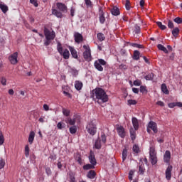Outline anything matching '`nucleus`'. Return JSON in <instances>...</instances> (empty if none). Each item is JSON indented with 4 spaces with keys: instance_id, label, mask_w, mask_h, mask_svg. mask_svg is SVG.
<instances>
[{
    "instance_id": "obj_1",
    "label": "nucleus",
    "mask_w": 182,
    "mask_h": 182,
    "mask_svg": "<svg viewBox=\"0 0 182 182\" xmlns=\"http://www.w3.org/2000/svg\"><path fill=\"white\" fill-rule=\"evenodd\" d=\"M90 97L95 99L98 105H103V103L109 102V96L106 94V91L100 87L92 90Z\"/></svg>"
},
{
    "instance_id": "obj_2",
    "label": "nucleus",
    "mask_w": 182,
    "mask_h": 182,
    "mask_svg": "<svg viewBox=\"0 0 182 182\" xmlns=\"http://www.w3.org/2000/svg\"><path fill=\"white\" fill-rule=\"evenodd\" d=\"M56 6L58 10L53 8L51 9L52 15H54V16H56V18H63V14H62V12L63 14H66V12H68V6L66 4L60 2L57 3Z\"/></svg>"
},
{
    "instance_id": "obj_3",
    "label": "nucleus",
    "mask_w": 182,
    "mask_h": 182,
    "mask_svg": "<svg viewBox=\"0 0 182 182\" xmlns=\"http://www.w3.org/2000/svg\"><path fill=\"white\" fill-rule=\"evenodd\" d=\"M44 36H46V41L44 42L45 46H49L50 43H52V41L55 39L56 34L55 33V31L50 32L48 28H44Z\"/></svg>"
},
{
    "instance_id": "obj_4",
    "label": "nucleus",
    "mask_w": 182,
    "mask_h": 182,
    "mask_svg": "<svg viewBox=\"0 0 182 182\" xmlns=\"http://www.w3.org/2000/svg\"><path fill=\"white\" fill-rule=\"evenodd\" d=\"M86 130L90 136H95L97 132V127H96V119H93L87 123L86 126Z\"/></svg>"
},
{
    "instance_id": "obj_5",
    "label": "nucleus",
    "mask_w": 182,
    "mask_h": 182,
    "mask_svg": "<svg viewBox=\"0 0 182 182\" xmlns=\"http://www.w3.org/2000/svg\"><path fill=\"white\" fill-rule=\"evenodd\" d=\"M57 50L60 55L63 56V59L68 60L70 58V53L69 52V50L65 48L63 50V47H62V43H60V42L57 43Z\"/></svg>"
},
{
    "instance_id": "obj_6",
    "label": "nucleus",
    "mask_w": 182,
    "mask_h": 182,
    "mask_svg": "<svg viewBox=\"0 0 182 182\" xmlns=\"http://www.w3.org/2000/svg\"><path fill=\"white\" fill-rule=\"evenodd\" d=\"M149 159L152 166L157 164V152L154 146H151L149 149Z\"/></svg>"
},
{
    "instance_id": "obj_7",
    "label": "nucleus",
    "mask_w": 182,
    "mask_h": 182,
    "mask_svg": "<svg viewBox=\"0 0 182 182\" xmlns=\"http://www.w3.org/2000/svg\"><path fill=\"white\" fill-rule=\"evenodd\" d=\"M107 63L105 60L100 58L95 61L94 66L98 72H103V66H106Z\"/></svg>"
},
{
    "instance_id": "obj_8",
    "label": "nucleus",
    "mask_w": 182,
    "mask_h": 182,
    "mask_svg": "<svg viewBox=\"0 0 182 182\" xmlns=\"http://www.w3.org/2000/svg\"><path fill=\"white\" fill-rule=\"evenodd\" d=\"M82 48L85 49L83 53L84 59H85V60H92V53H90V47H89V45H84Z\"/></svg>"
},
{
    "instance_id": "obj_9",
    "label": "nucleus",
    "mask_w": 182,
    "mask_h": 182,
    "mask_svg": "<svg viewBox=\"0 0 182 182\" xmlns=\"http://www.w3.org/2000/svg\"><path fill=\"white\" fill-rule=\"evenodd\" d=\"M99 20H100V23L103 25L105 22H106V18L105 17V12L103 11V8L100 7L99 8Z\"/></svg>"
},
{
    "instance_id": "obj_10",
    "label": "nucleus",
    "mask_w": 182,
    "mask_h": 182,
    "mask_svg": "<svg viewBox=\"0 0 182 182\" xmlns=\"http://www.w3.org/2000/svg\"><path fill=\"white\" fill-rule=\"evenodd\" d=\"M117 132L122 139H124L126 137V130L124 129V127L123 126H119L117 127Z\"/></svg>"
},
{
    "instance_id": "obj_11",
    "label": "nucleus",
    "mask_w": 182,
    "mask_h": 182,
    "mask_svg": "<svg viewBox=\"0 0 182 182\" xmlns=\"http://www.w3.org/2000/svg\"><path fill=\"white\" fill-rule=\"evenodd\" d=\"M89 161L93 166H96L97 164V161H96V157L95 156V152L92 151H90V155L88 156Z\"/></svg>"
},
{
    "instance_id": "obj_12",
    "label": "nucleus",
    "mask_w": 182,
    "mask_h": 182,
    "mask_svg": "<svg viewBox=\"0 0 182 182\" xmlns=\"http://www.w3.org/2000/svg\"><path fill=\"white\" fill-rule=\"evenodd\" d=\"M148 127L151 129L155 134L159 132L157 129V124L155 122L150 121L148 124Z\"/></svg>"
},
{
    "instance_id": "obj_13",
    "label": "nucleus",
    "mask_w": 182,
    "mask_h": 182,
    "mask_svg": "<svg viewBox=\"0 0 182 182\" xmlns=\"http://www.w3.org/2000/svg\"><path fill=\"white\" fill-rule=\"evenodd\" d=\"M9 60L12 65H16L18 63V53H14L9 57Z\"/></svg>"
},
{
    "instance_id": "obj_14",
    "label": "nucleus",
    "mask_w": 182,
    "mask_h": 182,
    "mask_svg": "<svg viewBox=\"0 0 182 182\" xmlns=\"http://www.w3.org/2000/svg\"><path fill=\"white\" fill-rule=\"evenodd\" d=\"M171 171H173V166L169 165L166 170V180H171Z\"/></svg>"
},
{
    "instance_id": "obj_15",
    "label": "nucleus",
    "mask_w": 182,
    "mask_h": 182,
    "mask_svg": "<svg viewBox=\"0 0 182 182\" xmlns=\"http://www.w3.org/2000/svg\"><path fill=\"white\" fill-rule=\"evenodd\" d=\"M75 42L76 43H80V42H83V36L80 33H75L74 34Z\"/></svg>"
},
{
    "instance_id": "obj_16",
    "label": "nucleus",
    "mask_w": 182,
    "mask_h": 182,
    "mask_svg": "<svg viewBox=\"0 0 182 182\" xmlns=\"http://www.w3.org/2000/svg\"><path fill=\"white\" fill-rule=\"evenodd\" d=\"M68 49L72 55V57L74 58V59H77V51L76 50V49H75V47L69 46Z\"/></svg>"
},
{
    "instance_id": "obj_17",
    "label": "nucleus",
    "mask_w": 182,
    "mask_h": 182,
    "mask_svg": "<svg viewBox=\"0 0 182 182\" xmlns=\"http://www.w3.org/2000/svg\"><path fill=\"white\" fill-rule=\"evenodd\" d=\"M170 159H171V153L170 151H166L164 155V160L165 163H170Z\"/></svg>"
},
{
    "instance_id": "obj_18",
    "label": "nucleus",
    "mask_w": 182,
    "mask_h": 182,
    "mask_svg": "<svg viewBox=\"0 0 182 182\" xmlns=\"http://www.w3.org/2000/svg\"><path fill=\"white\" fill-rule=\"evenodd\" d=\"M87 178H90V180H93L96 177V171L93 170H90L88 171L87 174Z\"/></svg>"
},
{
    "instance_id": "obj_19",
    "label": "nucleus",
    "mask_w": 182,
    "mask_h": 182,
    "mask_svg": "<svg viewBox=\"0 0 182 182\" xmlns=\"http://www.w3.org/2000/svg\"><path fill=\"white\" fill-rule=\"evenodd\" d=\"M132 124L134 130H139V120H137V118L132 117Z\"/></svg>"
},
{
    "instance_id": "obj_20",
    "label": "nucleus",
    "mask_w": 182,
    "mask_h": 182,
    "mask_svg": "<svg viewBox=\"0 0 182 182\" xmlns=\"http://www.w3.org/2000/svg\"><path fill=\"white\" fill-rule=\"evenodd\" d=\"M111 14L112 15H114V16H117L118 15H120V11L119 10V8L114 6L111 9Z\"/></svg>"
},
{
    "instance_id": "obj_21",
    "label": "nucleus",
    "mask_w": 182,
    "mask_h": 182,
    "mask_svg": "<svg viewBox=\"0 0 182 182\" xmlns=\"http://www.w3.org/2000/svg\"><path fill=\"white\" fill-rule=\"evenodd\" d=\"M33 140H35V132L33 131H31L28 136V143L30 144H32V143H33Z\"/></svg>"
},
{
    "instance_id": "obj_22",
    "label": "nucleus",
    "mask_w": 182,
    "mask_h": 182,
    "mask_svg": "<svg viewBox=\"0 0 182 182\" xmlns=\"http://www.w3.org/2000/svg\"><path fill=\"white\" fill-rule=\"evenodd\" d=\"M75 87L77 90H82V87H83V83L80 81H75Z\"/></svg>"
},
{
    "instance_id": "obj_23",
    "label": "nucleus",
    "mask_w": 182,
    "mask_h": 182,
    "mask_svg": "<svg viewBox=\"0 0 182 182\" xmlns=\"http://www.w3.org/2000/svg\"><path fill=\"white\" fill-rule=\"evenodd\" d=\"M132 58L134 60H139L140 59V52L137 50H134Z\"/></svg>"
},
{
    "instance_id": "obj_24",
    "label": "nucleus",
    "mask_w": 182,
    "mask_h": 182,
    "mask_svg": "<svg viewBox=\"0 0 182 182\" xmlns=\"http://www.w3.org/2000/svg\"><path fill=\"white\" fill-rule=\"evenodd\" d=\"M157 48H158L159 50H162V52H164V53H168V50H167V48L166 47H164V46H163L161 44H158Z\"/></svg>"
},
{
    "instance_id": "obj_25",
    "label": "nucleus",
    "mask_w": 182,
    "mask_h": 182,
    "mask_svg": "<svg viewBox=\"0 0 182 182\" xmlns=\"http://www.w3.org/2000/svg\"><path fill=\"white\" fill-rule=\"evenodd\" d=\"M0 9L2 11L3 14H6L9 11L8 6L6 4H0Z\"/></svg>"
},
{
    "instance_id": "obj_26",
    "label": "nucleus",
    "mask_w": 182,
    "mask_h": 182,
    "mask_svg": "<svg viewBox=\"0 0 182 182\" xmlns=\"http://www.w3.org/2000/svg\"><path fill=\"white\" fill-rule=\"evenodd\" d=\"M95 149H97V150H100V149H102V144L100 143V139L98 138L95 141Z\"/></svg>"
},
{
    "instance_id": "obj_27",
    "label": "nucleus",
    "mask_w": 182,
    "mask_h": 182,
    "mask_svg": "<svg viewBox=\"0 0 182 182\" xmlns=\"http://www.w3.org/2000/svg\"><path fill=\"white\" fill-rule=\"evenodd\" d=\"M178 33H180V29L178 27H176L172 30V35L175 38H177V36H178Z\"/></svg>"
},
{
    "instance_id": "obj_28",
    "label": "nucleus",
    "mask_w": 182,
    "mask_h": 182,
    "mask_svg": "<svg viewBox=\"0 0 182 182\" xmlns=\"http://www.w3.org/2000/svg\"><path fill=\"white\" fill-rule=\"evenodd\" d=\"M156 23L161 31H166L167 29V26L163 25V23L161 21H156Z\"/></svg>"
},
{
    "instance_id": "obj_29",
    "label": "nucleus",
    "mask_w": 182,
    "mask_h": 182,
    "mask_svg": "<svg viewBox=\"0 0 182 182\" xmlns=\"http://www.w3.org/2000/svg\"><path fill=\"white\" fill-rule=\"evenodd\" d=\"M129 133L132 140H136V132H134V129L133 128H131L129 129Z\"/></svg>"
},
{
    "instance_id": "obj_30",
    "label": "nucleus",
    "mask_w": 182,
    "mask_h": 182,
    "mask_svg": "<svg viewBox=\"0 0 182 182\" xmlns=\"http://www.w3.org/2000/svg\"><path fill=\"white\" fill-rule=\"evenodd\" d=\"M129 45H130V46H132L133 48H138L139 49H143V48H144V46H143V45L138 44L136 43H130Z\"/></svg>"
},
{
    "instance_id": "obj_31",
    "label": "nucleus",
    "mask_w": 182,
    "mask_h": 182,
    "mask_svg": "<svg viewBox=\"0 0 182 182\" xmlns=\"http://www.w3.org/2000/svg\"><path fill=\"white\" fill-rule=\"evenodd\" d=\"M161 91L165 95H168V93H169L168 90L167 89V85H166V84H162L161 85Z\"/></svg>"
},
{
    "instance_id": "obj_32",
    "label": "nucleus",
    "mask_w": 182,
    "mask_h": 182,
    "mask_svg": "<svg viewBox=\"0 0 182 182\" xmlns=\"http://www.w3.org/2000/svg\"><path fill=\"white\" fill-rule=\"evenodd\" d=\"M97 37L98 41H100V42H103V41H105V39H106V37H105V34H103L102 33H97Z\"/></svg>"
},
{
    "instance_id": "obj_33",
    "label": "nucleus",
    "mask_w": 182,
    "mask_h": 182,
    "mask_svg": "<svg viewBox=\"0 0 182 182\" xmlns=\"http://www.w3.org/2000/svg\"><path fill=\"white\" fill-rule=\"evenodd\" d=\"M95 166H96V165H93L92 164H88L83 166V169L84 170H91L92 168H95Z\"/></svg>"
},
{
    "instance_id": "obj_34",
    "label": "nucleus",
    "mask_w": 182,
    "mask_h": 182,
    "mask_svg": "<svg viewBox=\"0 0 182 182\" xmlns=\"http://www.w3.org/2000/svg\"><path fill=\"white\" fill-rule=\"evenodd\" d=\"M127 159V149L124 148L122 151V161H124Z\"/></svg>"
},
{
    "instance_id": "obj_35",
    "label": "nucleus",
    "mask_w": 182,
    "mask_h": 182,
    "mask_svg": "<svg viewBox=\"0 0 182 182\" xmlns=\"http://www.w3.org/2000/svg\"><path fill=\"white\" fill-rule=\"evenodd\" d=\"M76 132H77V127L76 126L73 125V127H70V133L71 134H75Z\"/></svg>"
},
{
    "instance_id": "obj_36",
    "label": "nucleus",
    "mask_w": 182,
    "mask_h": 182,
    "mask_svg": "<svg viewBox=\"0 0 182 182\" xmlns=\"http://www.w3.org/2000/svg\"><path fill=\"white\" fill-rule=\"evenodd\" d=\"M67 123H68L70 126H75L76 120L72 119V118H68Z\"/></svg>"
},
{
    "instance_id": "obj_37",
    "label": "nucleus",
    "mask_w": 182,
    "mask_h": 182,
    "mask_svg": "<svg viewBox=\"0 0 182 182\" xmlns=\"http://www.w3.org/2000/svg\"><path fill=\"white\" fill-rule=\"evenodd\" d=\"M154 77V74L151 73L145 76L146 80H153Z\"/></svg>"
},
{
    "instance_id": "obj_38",
    "label": "nucleus",
    "mask_w": 182,
    "mask_h": 182,
    "mask_svg": "<svg viewBox=\"0 0 182 182\" xmlns=\"http://www.w3.org/2000/svg\"><path fill=\"white\" fill-rule=\"evenodd\" d=\"M140 27H139V25H137V24H136L135 26H134V32L135 33H136V34H139V33H140Z\"/></svg>"
},
{
    "instance_id": "obj_39",
    "label": "nucleus",
    "mask_w": 182,
    "mask_h": 182,
    "mask_svg": "<svg viewBox=\"0 0 182 182\" xmlns=\"http://www.w3.org/2000/svg\"><path fill=\"white\" fill-rule=\"evenodd\" d=\"M4 141L5 139L4 138V134H2V132H0V146H2Z\"/></svg>"
},
{
    "instance_id": "obj_40",
    "label": "nucleus",
    "mask_w": 182,
    "mask_h": 182,
    "mask_svg": "<svg viewBox=\"0 0 182 182\" xmlns=\"http://www.w3.org/2000/svg\"><path fill=\"white\" fill-rule=\"evenodd\" d=\"M168 28H169V29L174 28V23H173V21H171V20H168Z\"/></svg>"
},
{
    "instance_id": "obj_41",
    "label": "nucleus",
    "mask_w": 182,
    "mask_h": 182,
    "mask_svg": "<svg viewBox=\"0 0 182 182\" xmlns=\"http://www.w3.org/2000/svg\"><path fill=\"white\" fill-rule=\"evenodd\" d=\"M140 92L141 93H147V88L144 85H141L140 87Z\"/></svg>"
},
{
    "instance_id": "obj_42",
    "label": "nucleus",
    "mask_w": 182,
    "mask_h": 182,
    "mask_svg": "<svg viewBox=\"0 0 182 182\" xmlns=\"http://www.w3.org/2000/svg\"><path fill=\"white\" fill-rule=\"evenodd\" d=\"M132 150L134 153H139V151H140V148H139V146L135 144L133 146Z\"/></svg>"
},
{
    "instance_id": "obj_43",
    "label": "nucleus",
    "mask_w": 182,
    "mask_h": 182,
    "mask_svg": "<svg viewBox=\"0 0 182 182\" xmlns=\"http://www.w3.org/2000/svg\"><path fill=\"white\" fill-rule=\"evenodd\" d=\"M144 165H141L139 166V172L140 174H144Z\"/></svg>"
},
{
    "instance_id": "obj_44",
    "label": "nucleus",
    "mask_w": 182,
    "mask_h": 182,
    "mask_svg": "<svg viewBox=\"0 0 182 182\" xmlns=\"http://www.w3.org/2000/svg\"><path fill=\"white\" fill-rule=\"evenodd\" d=\"M25 156L26 157H29V146L28 145L25 146Z\"/></svg>"
},
{
    "instance_id": "obj_45",
    "label": "nucleus",
    "mask_w": 182,
    "mask_h": 182,
    "mask_svg": "<svg viewBox=\"0 0 182 182\" xmlns=\"http://www.w3.org/2000/svg\"><path fill=\"white\" fill-rule=\"evenodd\" d=\"M125 8L127 11H130V0H126Z\"/></svg>"
},
{
    "instance_id": "obj_46",
    "label": "nucleus",
    "mask_w": 182,
    "mask_h": 182,
    "mask_svg": "<svg viewBox=\"0 0 182 182\" xmlns=\"http://www.w3.org/2000/svg\"><path fill=\"white\" fill-rule=\"evenodd\" d=\"M85 5H87V8H92V1L90 0H85Z\"/></svg>"
},
{
    "instance_id": "obj_47",
    "label": "nucleus",
    "mask_w": 182,
    "mask_h": 182,
    "mask_svg": "<svg viewBox=\"0 0 182 182\" xmlns=\"http://www.w3.org/2000/svg\"><path fill=\"white\" fill-rule=\"evenodd\" d=\"M174 22H176V23L180 24L182 23V18L180 17H176V18H174Z\"/></svg>"
},
{
    "instance_id": "obj_48",
    "label": "nucleus",
    "mask_w": 182,
    "mask_h": 182,
    "mask_svg": "<svg viewBox=\"0 0 182 182\" xmlns=\"http://www.w3.org/2000/svg\"><path fill=\"white\" fill-rule=\"evenodd\" d=\"M63 114H64V116H69L70 114V111L68 110V109H63Z\"/></svg>"
},
{
    "instance_id": "obj_49",
    "label": "nucleus",
    "mask_w": 182,
    "mask_h": 182,
    "mask_svg": "<svg viewBox=\"0 0 182 182\" xmlns=\"http://www.w3.org/2000/svg\"><path fill=\"white\" fill-rule=\"evenodd\" d=\"M134 86H141V81L140 80H136L134 81Z\"/></svg>"
},
{
    "instance_id": "obj_50",
    "label": "nucleus",
    "mask_w": 182,
    "mask_h": 182,
    "mask_svg": "<svg viewBox=\"0 0 182 182\" xmlns=\"http://www.w3.org/2000/svg\"><path fill=\"white\" fill-rule=\"evenodd\" d=\"M128 104L132 106V105H137V101L134 100H128Z\"/></svg>"
},
{
    "instance_id": "obj_51",
    "label": "nucleus",
    "mask_w": 182,
    "mask_h": 182,
    "mask_svg": "<svg viewBox=\"0 0 182 182\" xmlns=\"http://www.w3.org/2000/svg\"><path fill=\"white\" fill-rule=\"evenodd\" d=\"M1 83L3 86H6V78L2 77L1 79Z\"/></svg>"
},
{
    "instance_id": "obj_52",
    "label": "nucleus",
    "mask_w": 182,
    "mask_h": 182,
    "mask_svg": "<svg viewBox=\"0 0 182 182\" xmlns=\"http://www.w3.org/2000/svg\"><path fill=\"white\" fill-rule=\"evenodd\" d=\"M133 174H134V172L133 171H130L128 176L129 180H133Z\"/></svg>"
},
{
    "instance_id": "obj_53",
    "label": "nucleus",
    "mask_w": 182,
    "mask_h": 182,
    "mask_svg": "<svg viewBox=\"0 0 182 182\" xmlns=\"http://www.w3.org/2000/svg\"><path fill=\"white\" fill-rule=\"evenodd\" d=\"M48 159L50 160V161H55V160H56V155L55 154L50 155Z\"/></svg>"
},
{
    "instance_id": "obj_54",
    "label": "nucleus",
    "mask_w": 182,
    "mask_h": 182,
    "mask_svg": "<svg viewBox=\"0 0 182 182\" xmlns=\"http://www.w3.org/2000/svg\"><path fill=\"white\" fill-rule=\"evenodd\" d=\"M30 2L32 4V5L35 6L36 8H38V1H36V0H30Z\"/></svg>"
},
{
    "instance_id": "obj_55",
    "label": "nucleus",
    "mask_w": 182,
    "mask_h": 182,
    "mask_svg": "<svg viewBox=\"0 0 182 182\" xmlns=\"http://www.w3.org/2000/svg\"><path fill=\"white\" fill-rule=\"evenodd\" d=\"M46 173L48 176H50L52 174V170H50V168H46Z\"/></svg>"
},
{
    "instance_id": "obj_56",
    "label": "nucleus",
    "mask_w": 182,
    "mask_h": 182,
    "mask_svg": "<svg viewBox=\"0 0 182 182\" xmlns=\"http://www.w3.org/2000/svg\"><path fill=\"white\" fill-rule=\"evenodd\" d=\"M101 140L102 143H106V134H103L101 136Z\"/></svg>"
},
{
    "instance_id": "obj_57",
    "label": "nucleus",
    "mask_w": 182,
    "mask_h": 182,
    "mask_svg": "<svg viewBox=\"0 0 182 182\" xmlns=\"http://www.w3.org/2000/svg\"><path fill=\"white\" fill-rule=\"evenodd\" d=\"M156 105H158V106H161V107H164V102H163V101H158Z\"/></svg>"
},
{
    "instance_id": "obj_58",
    "label": "nucleus",
    "mask_w": 182,
    "mask_h": 182,
    "mask_svg": "<svg viewBox=\"0 0 182 182\" xmlns=\"http://www.w3.org/2000/svg\"><path fill=\"white\" fill-rule=\"evenodd\" d=\"M76 160L77 163H79L80 164H82V157H80V155L76 157Z\"/></svg>"
},
{
    "instance_id": "obj_59",
    "label": "nucleus",
    "mask_w": 182,
    "mask_h": 182,
    "mask_svg": "<svg viewBox=\"0 0 182 182\" xmlns=\"http://www.w3.org/2000/svg\"><path fill=\"white\" fill-rule=\"evenodd\" d=\"M28 19L31 23H33V22H35V18L32 16H28Z\"/></svg>"
},
{
    "instance_id": "obj_60",
    "label": "nucleus",
    "mask_w": 182,
    "mask_h": 182,
    "mask_svg": "<svg viewBox=\"0 0 182 182\" xmlns=\"http://www.w3.org/2000/svg\"><path fill=\"white\" fill-rule=\"evenodd\" d=\"M70 182H76V178H75L73 176H70Z\"/></svg>"
},
{
    "instance_id": "obj_61",
    "label": "nucleus",
    "mask_w": 182,
    "mask_h": 182,
    "mask_svg": "<svg viewBox=\"0 0 182 182\" xmlns=\"http://www.w3.org/2000/svg\"><path fill=\"white\" fill-rule=\"evenodd\" d=\"M168 107L173 109V107H176V102H171L168 104Z\"/></svg>"
},
{
    "instance_id": "obj_62",
    "label": "nucleus",
    "mask_w": 182,
    "mask_h": 182,
    "mask_svg": "<svg viewBox=\"0 0 182 182\" xmlns=\"http://www.w3.org/2000/svg\"><path fill=\"white\" fill-rule=\"evenodd\" d=\"M75 8H73V7H71V9H70V15L72 16H75Z\"/></svg>"
},
{
    "instance_id": "obj_63",
    "label": "nucleus",
    "mask_w": 182,
    "mask_h": 182,
    "mask_svg": "<svg viewBox=\"0 0 182 182\" xmlns=\"http://www.w3.org/2000/svg\"><path fill=\"white\" fill-rule=\"evenodd\" d=\"M119 69L126 70V69H127V65H126L124 64H121V65H119Z\"/></svg>"
},
{
    "instance_id": "obj_64",
    "label": "nucleus",
    "mask_w": 182,
    "mask_h": 182,
    "mask_svg": "<svg viewBox=\"0 0 182 182\" xmlns=\"http://www.w3.org/2000/svg\"><path fill=\"white\" fill-rule=\"evenodd\" d=\"M70 71L73 73V75H77V70L75 68H70Z\"/></svg>"
}]
</instances>
